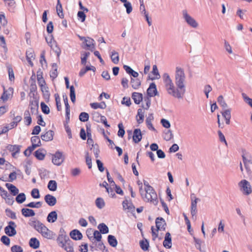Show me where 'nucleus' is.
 <instances>
[{
  "mask_svg": "<svg viewBox=\"0 0 252 252\" xmlns=\"http://www.w3.org/2000/svg\"><path fill=\"white\" fill-rule=\"evenodd\" d=\"M162 79L164 89L168 94L178 99L183 97L186 93V75L183 68H176L175 83L176 87L168 73L163 74Z\"/></svg>",
  "mask_w": 252,
  "mask_h": 252,
  "instance_id": "1",
  "label": "nucleus"
},
{
  "mask_svg": "<svg viewBox=\"0 0 252 252\" xmlns=\"http://www.w3.org/2000/svg\"><path fill=\"white\" fill-rule=\"evenodd\" d=\"M139 192L144 201L152 203L157 205L158 203V196L153 188H148L147 189L140 187Z\"/></svg>",
  "mask_w": 252,
  "mask_h": 252,
  "instance_id": "2",
  "label": "nucleus"
},
{
  "mask_svg": "<svg viewBox=\"0 0 252 252\" xmlns=\"http://www.w3.org/2000/svg\"><path fill=\"white\" fill-rule=\"evenodd\" d=\"M30 225L33 226L38 232L41 234L43 237L46 238L51 239L55 236V234L52 231L49 230L40 221H32Z\"/></svg>",
  "mask_w": 252,
  "mask_h": 252,
  "instance_id": "3",
  "label": "nucleus"
},
{
  "mask_svg": "<svg viewBox=\"0 0 252 252\" xmlns=\"http://www.w3.org/2000/svg\"><path fill=\"white\" fill-rule=\"evenodd\" d=\"M239 186L243 194L248 195L252 192V189L250 183L246 180H242L239 183Z\"/></svg>",
  "mask_w": 252,
  "mask_h": 252,
  "instance_id": "4",
  "label": "nucleus"
},
{
  "mask_svg": "<svg viewBox=\"0 0 252 252\" xmlns=\"http://www.w3.org/2000/svg\"><path fill=\"white\" fill-rule=\"evenodd\" d=\"M17 225L14 221H9L8 224L4 228V232L8 236L12 237L15 236L17 231L16 227Z\"/></svg>",
  "mask_w": 252,
  "mask_h": 252,
  "instance_id": "5",
  "label": "nucleus"
},
{
  "mask_svg": "<svg viewBox=\"0 0 252 252\" xmlns=\"http://www.w3.org/2000/svg\"><path fill=\"white\" fill-rule=\"evenodd\" d=\"M3 92L0 97V99L3 102H5L8 99H11L13 94L14 90L12 87H9L6 89L4 86H2Z\"/></svg>",
  "mask_w": 252,
  "mask_h": 252,
  "instance_id": "6",
  "label": "nucleus"
},
{
  "mask_svg": "<svg viewBox=\"0 0 252 252\" xmlns=\"http://www.w3.org/2000/svg\"><path fill=\"white\" fill-rule=\"evenodd\" d=\"M64 158L63 153L61 152H56L55 154L52 156V162L54 164L60 166L63 162Z\"/></svg>",
  "mask_w": 252,
  "mask_h": 252,
  "instance_id": "7",
  "label": "nucleus"
},
{
  "mask_svg": "<svg viewBox=\"0 0 252 252\" xmlns=\"http://www.w3.org/2000/svg\"><path fill=\"white\" fill-rule=\"evenodd\" d=\"M9 116L11 118L12 121L9 124L10 125V127L14 128L17 127L19 123L21 121L22 118L20 115L15 116V112L13 111H11L10 112Z\"/></svg>",
  "mask_w": 252,
  "mask_h": 252,
  "instance_id": "8",
  "label": "nucleus"
},
{
  "mask_svg": "<svg viewBox=\"0 0 252 252\" xmlns=\"http://www.w3.org/2000/svg\"><path fill=\"white\" fill-rule=\"evenodd\" d=\"M84 46L83 47L84 49L93 51L94 49V40L90 37H87L86 39H85V41L83 42Z\"/></svg>",
  "mask_w": 252,
  "mask_h": 252,
  "instance_id": "9",
  "label": "nucleus"
},
{
  "mask_svg": "<svg viewBox=\"0 0 252 252\" xmlns=\"http://www.w3.org/2000/svg\"><path fill=\"white\" fill-rule=\"evenodd\" d=\"M191 199V214L192 216L196 214L197 211V203L199 199L197 198L194 193H191L190 195Z\"/></svg>",
  "mask_w": 252,
  "mask_h": 252,
  "instance_id": "10",
  "label": "nucleus"
},
{
  "mask_svg": "<svg viewBox=\"0 0 252 252\" xmlns=\"http://www.w3.org/2000/svg\"><path fill=\"white\" fill-rule=\"evenodd\" d=\"M183 15L186 21L189 25L194 28L197 27L198 23L193 18L187 13V11H184Z\"/></svg>",
  "mask_w": 252,
  "mask_h": 252,
  "instance_id": "11",
  "label": "nucleus"
},
{
  "mask_svg": "<svg viewBox=\"0 0 252 252\" xmlns=\"http://www.w3.org/2000/svg\"><path fill=\"white\" fill-rule=\"evenodd\" d=\"M68 240H70L69 237L66 235L63 234H60L57 239L58 244L61 248L64 246Z\"/></svg>",
  "mask_w": 252,
  "mask_h": 252,
  "instance_id": "12",
  "label": "nucleus"
},
{
  "mask_svg": "<svg viewBox=\"0 0 252 252\" xmlns=\"http://www.w3.org/2000/svg\"><path fill=\"white\" fill-rule=\"evenodd\" d=\"M147 96L153 97L158 94L156 85L155 83H152L150 85L149 87L147 90Z\"/></svg>",
  "mask_w": 252,
  "mask_h": 252,
  "instance_id": "13",
  "label": "nucleus"
},
{
  "mask_svg": "<svg viewBox=\"0 0 252 252\" xmlns=\"http://www.w3.org/2000/svg\"><path fill=\"white\" fill-rule=\"evenodd\" d=\"M54 131L51 130H49L46 131L44 133H42L41 135V138L43 141H50L53 140L54 136Z\"/></svg>",
  "mask_w": 252,
  "mask_h": 252,
  "instance_id": "14",
  "label": "nucleus"
},
{
  "mask_svg": "<svg viewBox=\"0 0 252 252\" xmlns=\"http://www.w3.org/2000/svg\"><path fill=\"white\" fill-rule=\"evenodd\" d=\"M44 200L46 203L50 206H53L57 203L56 197L49 194L45 196Z\"/></svg>",
  "mask_w": 252,
  "mask_h": 252,
  "instance_id": "15",
  "label": "nucleus"
},
{
  "mask_svg": "<svg viewBox=\"0 0 252 252\" xmlns=\"http://www.w3.org/2000/svg\"><path fill=\"white\" fill-rule=\"evenodd\" d=\"M6 149L9 152L12 153V156L14 157L15 155L20 152V146L17 145H8Z\"/></svg>",
  "mask_w": 252,
  "mask_h": 252,
  "instance_id": "16",
  "label": "nucleus"
},
{
  "mask_svg": "<svg viewBox=\"0 0 252 252\" xmlns=\"http://www.w3.org/2000/svg\"><path fill=\"white\" fill-rule=\"evenodd\" d=\"M35 58V54L34 53V51L32 49H30L27 51L26 52V59L29 63L32 66L33 64L32 62V60L34 59Z\"/></svg>",
  "mask_w": 252,
  "mask_h": 252,
  "instance_id": "17",
  "label": "nucleus"
},
{
  "mask_svg": "<svg viewBox=\"0 0 252 252\" xmlns=\"http://www.w3.org/2000/svg\"><path fill=\"white\" fill-rule=\"evenodd\" d=\"M171 235L169 232H167L165 234L164 240L163 242V246L167 249H170L172 246Z\"/></svg>",
  "mask_w": 252,
  "mask_h": 252,
  "instance_id": "18",
  "label": "nucleus"
},
{
  "mask_svg": "<svg viewBox=\"0 0 252 252\" xmlns=\"http://www.w3.org/2000/svg\"><path fill=\"white\" fill-rule=\"evenodd\" d=\"M132 98L136 104H139L143 100V95L142 94L137 92H134L132 94Z\"/></svg>",
  "mask_w": 252,
  "mask_h": 252,
  "instance_id": "19",
  "label": "nucleus"
},
{
  "mask_svg": "<svg viewBox=\"0 0 252 252\" xmlns=\"http://www.w3.org/2000/svg\"><path fill=\"white\" fill-rule=\"evenodd\" d=\"M142 136L140 129H135L133 132V140L135 143H137L142 139Z\"/></svg>",
  "mask_w": 252,
  "mask_h": 252,
  "instance_id": "20",
  "label": "nucleus"
},
{
  "mask_svg": "<svg viewBox=\"0 0 252 252\" xmlns=\"http://www.w3.org/2000/svg\"><path fill=\"white\" fill-rule=\"evenodd\" d=\"M123 207L124 210H127L128 212H133L135 210L134 206L127 200L123 201Z\"/></svg>",
  "mask_w": 252,
  "mask_h": 252,
  "instance_id": "21",
  "label": "nucleus"
},
{
  "mask_svg": "<svg viewBox=\"0 0 252 252\" xmlns=\"http://www.w3.org/2000/svg\"><path fill=\"white\" fill-rule=\"evenodd\" d=\"M151 97L149 96L146 95L144 96V97L143 98V102L142 104V107L146 110H148L150 106H151Z\"/></svg>",
  "mask_w": 252,
  "mask_h": 252,
  "instance_id": "22",
  "label": "nucleus"
},
{
  "mask_svg": "<svg viewBox=\"0 0 252 252\" xmlns=\"http://www.w3.org/2000/svg\"><path fill=\"white\" fill-rule=\"evenodd\" d=\"M71 238L75 240H81L82 238L81 233L77 229L71 231L70 233Z\"/></svg>",
  "mask_w": 252,
  "mask_h": 252,
  "instance_id": "23",
  "label": "nucleus"
},
{
  "mask_svg": "<svg viewBox=\"0 0 252 252\" xmlns=\"http://www.w3.org/2000/svg\"><path fill=\"white\" fill-rule=\"evenodd\" d=\"M56 8L58 16L60 18L63 19L64 16L63 12V8L62 7V5L61 3L60 0H57V4Z\"/></svg>",
  "mask_w": 252,
  "mask_h": 252,
  "instance_id": "24",
  "label": "nucleus"
},
{
  "mask_svg": "<svg viewBox=\"0 0 252 252\" xmlns=\"http://www.w3.org/2000/svg\"><path fill=\"white\" fill-rule=\"evenodd\" d=\"M5 186L13 196L18 194L19 189L15 186L9 183H6Z\"/></svg>",
  "mask_w": 252,
  "mask_h": 252,
  "instance_id": "25",
  "label": "nucleus"
},
{
  "mask_svg": "<svg viewBox=\"0 0 252 252\" xmlns=\"http://www.w3.org/2000/svg\"><path fill=\"white\" fill-rule=\"evenodd\" d=\"M58 66L56 63H53L52 64V69L50 72V76L52 80L55 79L58 76Z\"/></svg>",
  "mask_w": 252,
  "mask_h": 252,
  "instance_id": "26",
  "label": "nucleus"
},
{
  "mask_svg": "<svg viewBox=\"0 0 252 252\" xmlns=\"http://www.w3.org/2000/svg\"><path fill=\"white\" fill-rule=\"evenodd\" d=\"M34 156L39 160H43L45 157V151L43 149H39L34 152Z\"/></svg>",
  "mask_w": 252,
  "mask_h": 252,
  "instance_id": "27",
  "label": "nucleus"
},
{
  "mask_svg": "<svg viewBox=\"0 0 252 252\" xmlns=\"http://www.w3.org/2000/svg\"><path fill=\"white\" fill-rule=\"evenodd\" d=\"M144 118V111L142 109H139L137 111L136 115V120L137 123L140 124L143 122Z\"/></svg>",
  "mask_w": 252,
  "mask_h": 252,
  "instance_id": "28",
  "label": "nucleus"
},
{
  "mask_svg": "<svg viewBox=\"0 0 252 252\" xmlns=\"http://www.w3.org/2000/svg\"><path fill=\"white\" fill-rule=\"evenodd\" d=\"M66 252H74L73 243L71 240H68V242L64 245V247H62Z\"/></svg>",
  "mask_w": 252,
  "mask_h": 252,
  "instance_id": "29",
  "label": "nucleus"
},
{
  "mask_svg": "<svg viewBox=\"0 0 252 252\" xmlns=\"http://www.w3.org/2000/svg\"><path fill=\"white\" fill-rule=\"evenodd\" d=\"M90 105L91 107L94 109H96L97 108L104 109L106 107V103L104 101H102L100 103H92L90 104Z\"/></svg>",
  "mask_w": 252,
  "mask_h": 252,
  "instance_id": "30",
  "label": "nucleus"
},
{
  "mask_svg": "<svg viewBox=\"0 0 252 252\" xmlns=\"http://www.w3.org/2000/svg\"><path fill=\"white\" fill-rule=\"evenodd\" d=\"M21 212L22 215L26 217H32L35 215V213L33 210L30 209L23 208L21 210Z\"/></svg>",
  "mask_w": 252,
  "mask_h": 252,
  "instance_id": "31",
  "label": "nucleus"
},
{
  "mask_svg": "<svg viewBox=\"0 0 252 252\" xmlns=\"http://www.w3.org/2000/svg\"><path fill=\"white\" fill-rule=\"evenodd\" d=\"M112 62L114 64H118L119 62V56L117 52L113 51L110 54Z\"/></svg>",
  "mask_w": 252,
  "mask_h": 252,
  "instance_id": "32",
  "label": "nucleus"
},
{
  "mask_svg": "<svg viewBox=\"0 0 252 252\" xmlns=\"http://www.w3.org/2000/svg\"><path fill=\"white\" fill-rule=\"evenodd\" d=\"M221 114L225 120L226 124L227 125H229L230 124V120L231 118L230 110L229 109L225 110L222 112Z\"/></svg>",
  "mask_w": 252,
  "mask_h": 252,
  "instance_id": "33",
  "label": "nucleus"
},
{
  "mask_svg": "<svg viewBox=\"0 0 252 252\" xmlns=\"http://www.w3.org/2000/svg\"><path fill=\"white\" fill-rule=\"evenodd\" d=\"M32 145L36 147H40L41 145L40 139L38 136H34L32 137L31 139Z\"/></svg>",
  "mask_w": 252,
  "mask_h": 252,
  "instance_id": "34",
  "label": "nucleus"
},
{
  "mask_svg": "<svg viewBox=\"0 0 252 252\" xmlns=\"http://www.w3.org/2000/svg\"><path fill=\"white\" fill-rule=\"evenodd\" d=\"M29 245L31 247L36 249L39 247V242L36 238H32L30 240Z\"/></svg>",
  "mask_w": 252,
  "mask_h": 252,
  "instance_id": "35",
  "label": "nucleus"
},
{
  "mask_svg": "<svg viewBox=\"0 0 252 252\" xmlns=\"http://www.w3.org/2000/svg\"><path fill=\"white\" fill-rule=\"evenodd\" d=\"M108 242L109 244L113 247H116L118 244V241L115 237L112 235H108Z\"/></svg>",
  "mask_w": 252,
  "mask_h": 252,
  "instance_id": "36",
  "label": "nucleus"
},
{
  "mask_svg": "<svg viewBox=\"0 0 252 252\" xmlns=\"http://www.w3.org/2000/svg\"><path fill=\"white\" fill-rule=\"evenodd\" d=\"M24 123L27 125L29 126L32 123V118L29 111H26L24 113Z\"/></svg>",
  "mask_w": 252,
  "mask_h": 252,
  "instance_id": "37",
  "label": "nucleus"
},
{
  "mask_svg": "<svg viewBox=\"0 0 252 252\" xmlns=\"http://www.w3.org/2000/svg\"><path fill=\"white\" fill-rule=\"evenodd\" d=\"M130 83L132 87L134 89H137L141 85V82L139 79L137 78H131Z\"/></svg>",
  "mask_w": 252,
  "mask_h": 252,
  "instance_id": "38",
  "label": "nucleus"
},
{
  "mask_svg": "<svg viewBox=\"0 0 252 252\" xmlns=\"http://www.w3.org/2000/svg\"><path fill=\"white\" fill-rule=\"evenodd\" d=\"M153 119H154V118H153V116L151 115V116H149L146 119V122L147 126L149 129L153 130V131H155L156 129L154 128V127L153 126L152 123V121L153 120Z\"/></svg>",
  "mask_w": 252,
  "mask_h": 252,
  "instance_id": "39",
  "label": "nucleus"
},
{
  "mask_svg": "<svg viewBox=\"0 0 252 252\" xmlns=\"http://www.w3.org/2000/svg\"><path fill=\"white\" fill-rule=\"evenodd\" d=\"M48 189L52 191H56L57 188V184L55 180H50L48 184Z\"/></svg>",
  "mask_w": 252,
  "mask_h": 252,
  "instance_id": "40",
  "label": "nucleus"
},
{
  "mask_svg": "<svg viewBox=\"0 0 252 252\" xmlns=\"http://www.w3.org/2000/svg\"><path fill=\"white\" fill-rule=\"evenodd\" d=\"M37 80L38 84L39 87H41V86L42 87V86L46 85V82L42 76V73H41L40 74H39L38 72H37Z\"/></svg>",
  "mask_w": 252,
  "mask_h": 252,
  "instance_id": "41",
  "label": "nucleus"
},
{
  "mask_svg": "<svg viewBox=\"0 0 252 252\" xmlns=\"http://www.w3.org/2000/svg\"><path fill=\"white\" fill-rule=\"evenodd\" d=\"M105 202L102 198L98 197L95 200V205L99 209L103 208L105 206Z\"/></svg>",
  "mask_w": 252,
  "mask_h": 252,
  "instance_id": "42",
  "label": "nucleus"
},
{
  "mask_svg": "<svg viewBox=\"0 0 252 252\" xmlns=\"http://www.w3.org/2000/svg\"><path fill=\"white\" fill-rule=\"evenodd\" d=\"M98 229L99 230L100 232L102 234L107 233L109 231L108 227L103 223L98 225Z\"/></svg>",
  "mask_w": 252,
  "mask_h": 252,
  "instance_id": "43",
  "label": "nucleus"
},
{
  "mask_svg": "<svg viewBox=\"0 0 252 252\" xmlns=\"http://www.w3.org/2000/svg\"><path fill=\"white\" fill-rule=\"evenodd\" d=\"M156 224L157 229L156 231L164 230L165 229L166 223L165 221H155Z\"/></svg>",
  "mask_w": 252,
  "mask_h": 252,
  "instance_id": "44",
  "label": "nucleus"
},
{
  "mask_svg": "<svg viewBox=\"0 0 252 252\" xmlns=\"http://www.w3.org/2000/svg\"><path fill=\"white\" fill-rule=\"evenodd\" d=\"M42 202L38 201L36 202H31L29 203V204H27L25 205L26 207H29L31 208H39L42 206Z\"/></svg>",
  "mask_w": 252,
  "mask_h": 252,
  "instance_id": "45",
  "label": "nucleus"
},
{
  "mask_svg": "<svg viewBox=\"0 0 252 252\" xmlns=\"http://www.w3.org/2000/svg\"><path fill=\"white\" fill-rule=\"evenodd\" d=\"M26 195L24 193H20L16 197V201L18 203H22L26 200Z\"/></svg>",
  "mask_w": 252,
  "mask_h": 252,
  "instance_id": "46",
  "label": "nucleus"
},
{
  "mask_svg": "<svg viewBox=\"0 0 252 252\" xmlns=\"http://www.w3.org/2000/svg\"><path fill=\"white\" fill-rule=\"evenodd\" d=\"M90 55L89 52H84L81 53V63L85 65L87 63V60Z\"/></svg>",
  "mask_w": 252,
  "mask_h": 252,
  "instance_id": "47",
  "label": "nucleus"
},
{
  "mask_svg": "<svg viewBox=\"0 0 252 252\" xmlns=\"http://www.w3.org/2000/svg\"><path fill=\"white\" fill-rule=\"evenodd\" d=\"M41 91L45 97H49L50 93L46 85L40 87Z\"/></svg>",
  "mask_w": 252,
  "mask_h": 252,
  "instance_id": "48",
  "label": "nucleus"
},
{
  "mask_svg": "<svg viewBox=\"0 0 252 252\" xmlns=\"http://www.w3.org/2000/svg\"><path fill=\"white\" fill-rule=\"evenodd\" d=\"M70 97L71 101L73 103L75 102L76 97L75 93V89L73 86L70 87Z\"/></svg>",
  "mask_w": 252,
  "mask_h": 252,
  "instance_id": "49",
  "label": "nucleus"
},
{
  "mask_svg": "<svg viewBox=\"0 0 252 252\" xmlns=\"http://www.w3.org/2000/svg\"><path fill=\"white\" fill-rule=\"evenodd\" d=\"M163 138L166 141H169L173 138V135L170 130H167L164 133Z\"/></svg>",
  "mask_w": 252,
  "mask_h": 252,
  "instance_id": "50",
  "label": "nucleus"
},
{
  "mask_svg": "<svg viewBox=\"0 0 252 252\" xmlns=\"http://www.w3.org/2000/svg\"><path fill=\"white\" fill-rule=\"evenodd\" d=\"M89 118V115L87 113L82 112L79 115V120L81 122H85L88 121Z\"/></svg>",
  "mask_w": 252,
  "mask_h": 252,
  "instance_id": "51",
  "label": "nucleus"
},
{
  "mask_svg": "<svg viewBox=\"0 0 252 252\" xmlns=\"http://www.w3.org/2000/svg\"><path fill=\"white\" fill-rule=\"evenodd\" d=\"M140 246L141 248L144 251H147L149 248V242L147 240L145 241L142 240L140 242Z\"/></svg>",
  "mask_w": 252,
  "mask_h": 252,
  "instance_id": "52",
  "label": "nucleus"
},
{
  "mask_svg": "<svg viewBox=\"0 0 252 252\" xmlns=\"http://www.w3.org/2000/svg\"><path fill=\"white\" fill-rule=\"evenodd\" d=\"M47 220H56L57 219V214L56 211L50 212L48 217Z\"/></svg>",
  "mask_w": 252,
  "mask_h": 252,
  "instance_id": "53",
  "label": "nucleus"
},
{
  "mask_svg": "<svg viewBox=\"0 0 252 252\" xmlns=\"http://www.w3.org/2000/svg\"><path fill=\"white\" fill-rule=\"evenodd\" d=\"M40 105L43 113L45 114H48L50 113L49 107L44 102H41Z\"/></svg>",
  "mask_w": 252,
  "mask_h": 252,
  "instance_id": "54",
  "label": "nucleus"
},
{
  "mask_svg": "<svg viewBox=\"0 0 252 252\" xmlns=\"http://www.w3.org/2000/svg\"><path fill=\"white\" fill-rule=\"evenodd\" d=\"M8 72L9 80L10 81H14L15 79L14 74L13 70L11 66L8 67Z\"/></svg>",
  "mask_w": 252,
  "mask_h": 252,
  "instance_id": "55",
  "label": "nucleus"
},
{
  "mask_svg": "<svg viewBox=\"0 0 252 252\" xmlns=\"http://www.w3.org/2000/svg\"><path fill=\"white\" fill-rule=\"evenodd\" d=\"M55 100H56V103L57 110L60 111L62 109L60 96H59V94H55Z\"/></svg>",
  "mask_w": 252,
  "mask_h": 252,
  "instance_id": "56",
  "label": "nucleus"
},
{
  "mask_svg": "<svg viewBox=\"0 0 252 252\" xmlns=\"http://www.w3.org/2000/svg\"><path fill=\"white\" fill-rule=\"evenodd\" d=\"M13 127L10 126L9 124H7L1 128L0 134L7 133L9 130L13 129Z\"/></svg>",
  "mask_w": 252,
  "mask_h": 252,
  "instance_id": "57",
  "label": "nucleus"
},
{
  "mask_svg": "<svg viewBox=\"0 0 252 252\" xmlns=\"http://www.w3.org/2000/svg\"><path fill=\"white\" fill-rule=\"evenodd\" d=\"M218 102L223 108H225L227 107V104L224 100L223 97L222 95H220L218 97Z\"/></svg>",
  "mask_w": 252,
  "mask_h": 252,
  "instance_id": "58",
  "label": "nucleus"
},
{
  "mask_svg": "<svg viewBox=\"0 0 252 252\" xmlns=\"http://www.w3.org/2000/svg\"><path fill=\"white\" fill-rule=\"evenodd\" d=\"M119 131L118 132V135L119 137H123L125 134V131L123 127V124L120 123L118 125Z\"/></svg>",
  "mask_w": 252,
  "mask_h": 252,
  "instance_id": "59",
  "label": "nucleus"
},
{
  "mask_svg": "<svg viewBox=\"0 0 252 252\" xmlns=\"http://www.w3.org/2000/svg\"><path fill=\"white\" fill-rule=\"evenodd\" d=\"M6 216L10 219L15 220L16 219L15 213L11 210L6 209L5 211Z\"/></svg>",
  "mask_w": 252,
  "mask_h": 252,
  "instance_id": "60",
  "label": "nucleus"
},
{
  "mask_svg": "<svg viewBox=\"0 0 252 252\" xmlns=\"http://www.w3.org/2000/svg\"><path fill=\"white\" fill-rule=\"evenodd\" d=\"M0 195L4 199H6L9 196V194L6 190L0 186Z\"/></svg>",
  "mask_w": 252,
  "mask_h": 252,
  "instance_id": "61",
  "label": "nucleus"
},
{
  "mask_svg": "<svg viewBox=\"0 0 252 252\" xmlns=\"http://www.w3.org/2000/svg\"><path fill=\"white\" fill-rule=\"evenodd\" d=\"M31 195L33 198H39L40 197L39 190L37 189H33L32 190Z\"/></svg>",
  "mask_w": 252,
  "mask_h": 252,
  "instance_id": "62",
  "label": "nucleus"
},
{
  "mask_svg": "<svg viewBox=\"0 0 252 252\" xmlns=\"http://www.w3.org/2000/svg\"><path fill=\"white\" fill-rule=\"evenodd\" d=\"M0 241L1 242L6 246H9L10 243V239L6 236H2L1 237Z\"/></svg>",
  "mask_w": 252,
  "mask_h": 252,
  "instance_id": "63",
  "label": "nucleus"
},
{
  "mask_svg": "<svg viewBox=\"0 0 252 252\" xmlns=\"http://www.w3.org/2000/svg\"><path fill=\"white\" fill-rule=\"evenodd\" d=\"M11 250L12 252H23L22 248L18 245H14L12 247Z\"/></svg>",
  "mask_w": 252,
  "mask_h": 252,
  "instance_id": "64",
  "label": "nucleus"
}]
</instances>
